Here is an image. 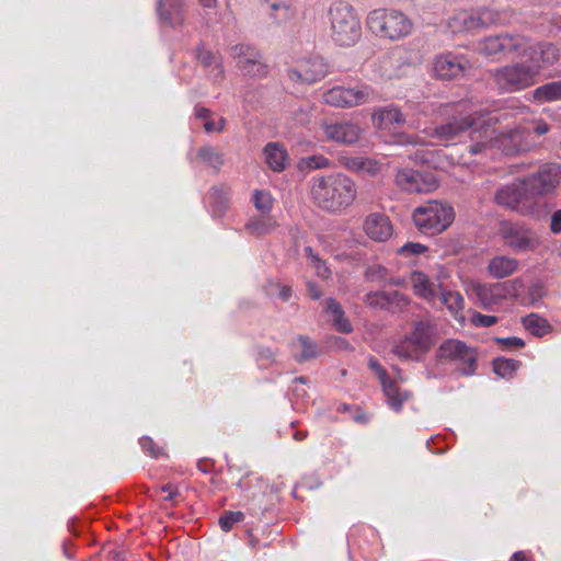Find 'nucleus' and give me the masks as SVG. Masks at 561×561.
I'll return each mask as SVG.
<instances>
[{
    "label": "nucleus",
    "instance_id": "nucleus-12",
    "mask_svg": "<svg viewBox=\"0 0 561 561\" xmlns=\"http://www.w3.org/2000/svg\"><path fill=\"white\" fill-rule=\"evenodd\" d=\"M529 38L523 35L501 34L485 37L479 45L481 54L495 57L500 54L525 55Z\"/></svg>",
    "mask_w": 561,
    "mask_h": 561
},
{
    "label": "nucleus",
    "instance_id": "nucleus-35",
    "mask_svg": "<svg viewBox=\"0 0 561 561\" xmlns=\"http://www.w3.org/2000/svg\"><path fill=\"white\" fill-rule=\"evenodd\" d=\"M293 351L296 360L306 362L318 355L317 345L307 336L300 335L293 343Z\"/></svg>",
    "mask_w": 561,
    "mask_h": 561
},
{
    "label": "nucleus",
    "instance_id": "nucleus-7",
    "mask_svg": "<svg viewBox=\"0 0 561 561\" xmlns=\"http://www.w3.org/2000/svg\"><path fill=\"white\" fill-rule=\"evenodd\" d=\"M432 325L425 321H417L413 330L392 347V353L402 360H417L434 345Z\"/></svg>",
    "mask_w": 561,
    "mask_h": 561
},
{
    "label": "nucleus",
    "instance_id": "nucleus-61",
    "mask_svg": "<svg viewBox=\"0 0 561 561\" xmlns=\"http://www.w3.org/2000/svg\"><path fill=\"white\" fill-rule=\"evenodd\" d=\"M307 290H308L309 296L312 299H319L321 297V295H322L321 289L313 282H308L307 283Z\"/></svg>",
    "mask_w": 561,
    "mask_h": 561
},
{
    "label": "nucleus",
    "instance_id": "nucleus-41",
    "mask_svg": "<svg viewBox=\"0 0 561 561\" xmlns=\"http://www.w3.org/2000/svg\"><path fill=\"white\" fill-rule=\"evenodd\" d=\"M537 54L542 55L543 65L548 68L553 66L560 58V49L552 43L541 42L536 44Z\"/></svg>",
    "mask_w": 561,
    "mask_h": 561
},
{
    "label": "nucleus",
    "instance_id": "nucleus-49",
    "mask_svg": "<svg viewBox=\"0 0 561 561\" xmlns=\"http://www.w3.org/2000/svg\"><path fill=\"white\" fill-rule=\"evenodd\" d=\"M139 444L142 450L151 458H158L163 454L162 448L159 447L149 436H142L139 439Z\"/></svg>",
    "mask_w": 561,
    "mask_h": 561
},
{
    "label": "nucleus",
    "instance_id": "nucleus-50",
    "mask_svg": "<svg viewBox=\"0 0 561 561\" xmlns=\"http://www.w3.org/2000/svg\"><path fill=\"white\" fill-rule=\"evenodd\" d=\"M495 342L502 350H518L525 346L524 340L517 336L495 337Z\"/></svg>",
    "mask_w": 561,
    "mask_h": 561
},
{
    "label": "nucleus",
    "instance_id": "nucleus-58",
    "mask_svg": "<svg viewBox=\"0 0 561 561\" xmlns=\"http://www.w3.org/2000/svg\"><path fill=\"white\" fill-rule=\"evenodd\" d=\"M550 230L554 234L561 233V209L556 210L551 215Z\"/></svg>",
    "mask_w": 561,
    "mask_h": 561
},
{
    "label": "nucleus",
    "instance_id": "nucleus-1",
    "mask_svg": "<svg viewBox=\"0 0 561 561\" xmlns=\"http://www.w3.org/2000/svg\"><path fill=\"white\" fill-rule=\"evenodd\" d=\"M311 199L321 210L329 214H342L356 199L355 182L343 173H331L312 179Z\"/></svg>",
    "mask_w": 561,
    "mask_h": 561
},
{
    "label": "nucleus",
    "instance_id": "nucleus-55",
    "mask_svg": "<svg viewBox=\"0 0 561 561\" xmlns=\"http://www.w3.org/2000/svg\"><path fill=\"white\" fill-rule=\"evenodd\" d=\"M310 169H323L330 165V161L324 156H311L306 160Z\"/></svg>",
    "mask_w": 561,
    "mask_h": 561
},
{
    "label": "nucleus",
    "instance_id": "nucleus-8",
    "mask_svg": "<svg viewBox=\"0 0 561 561\" xmlns=\"http://www.w3.org/2000/svg\"><path fill=\"white\" fill-rule=\"evenodd\" d=\"M528 196L536 208L538 199L553 194L561 183V164L543 163L536 172L522 178Z\"/></svg>",
    "mask_w": 561,
    "mask_h": 561
},
{
    "label": "nucleus",
    "instance_id": "nucleus-43",
    "mask_svg": "<svg viewBox=\"0 0 561 561\" xmlns=\"http://www.w3.org/2000/svg\"><path fill=\"white\" fill-rule=\"evenodd\" d=\"M253 203L255 208L262 215H268L273 209V197L270 192L264 190H256L253 193Z\"/></svg>",
    "mask_w": 561,
    "mask_h": 561
},
{
    "label": "nucleus",
    "instance_id": "nucleus-38",
    "mask_svg": "<svg viewBox=\"0 0 561 561\" xmlns=\"http://www.w3.org/2000/svg\"><path fill=\"white\" fill-rule=\"evenodd\" d=\"M325 309L329 313H339V318L333 321L337 331L342 333H351L353 331V327L345 317L342 306L334 298H328L325 300Z\"/></svg>",
    "mask_w": 561,
    "mask_h": 561
},
{
    "label": "nucleus",
    "instance_id": "nucleus-44",
    "mask_svg": "<svg viewBox=\"0 0 561 561\" xmlns=\"http://www.w3.org/2000/svg\"><path fill=\"white\" fill-rule=\"evenodd\" d=\"M492 365L493 371L496 375L501 377H507L519 367L520 363L516 359L499 357L493 359Z\"/></svg>",
    "mask_w": 561,
    "mask_h": 561
},
{
    "label": "nucleus",
    "instance_id": "nucleus-46",
    "mask_svg": "<svg viewBox=\"0 0 561 561\" xmlns=\"http://www.w3.org/2000/svg\"><path fill=\"white\" fill-rule=\"evenodd\" d=\"M527 53H528V60L526 64L529 68H533L535 70V78L537 79V77L540 75L541 70L547 68L543 65L542 55L537 54L536 45H534V46L528 45L525 54H527Z\"/></svg>",
    "mask_w": 561,
    "mask_h": 561
},
{
    "label": "nucleus",
    "instance_id": "nucleus-28",
    "mask_svg": "<svg viewBox=\"0 0 561 561\" xmlns=\"http://www.w3.org/2000/svg\"><path fill=\"white\" fill-rule=\"evenodd\" d=\"M252 479L243 478L238 483L237 486L240 489L242 493H244V499L247 500L248 511L250 514L254 516H261L264 512L263 500L265 497V493L261 490L251 492Z\"/></svg>",
    "mask_w": 561,
    "mask_h": 561
},
{
    "label": "nucleus",
    "instance_id": "nucleus-2",
    "mask_svg": "<svg viewBox=\"0 0 561 561\" xmlns=\"http://www.w3.org/2000/svg\"><path fill=\"white\" fill-rule=\"evenodd\" d=\"M495 119L488 117L481 123L482 130H472L471 145L468 147V152L471 156L485 154L492 148H497L505 156H514L528 150L529 131L516 128L495 136Z\"/></svg>",
    "mask_w": 561,
    "mask_h": 561
},
{
    "label": "nucleus",
    "instance_id": "nucleus-54",
    "mask_svg": "<svg viewBox=\"0 0 561 561\" xmlns=\"http://www.w3.org/2000/svg\"><path fill=\"white\" fill-rule=\"evenodd\" d=\"M397 144L405 146V145H412V146H422L425 145V140L421 138L420 136H413L408 134H399L397 135Z\"/></svg>",
    "mask_w": 561,
    "mask_h": 561
},
{
    "label": "nucleus",
    "instance_id": "nucleus-37",
    "mask_svg": "<svg viewBox=\"0 0 561 561\" xmlns=\"http://www.w3.org/2000/svg\"><path fill=\"white\" fill-rule=\"evenodd\" d=\"M325 309L329 313H339V318L333 321L337 331L342 333H351L353 331V327L345 317L342 306L334 298H328L325 300Z\"/></svg>",
    "mask_w": 561,
    "mask_h": 561
},
{
    "label": "nucleus",
    "instance_id": "nucleus-36",
    "mask_svg": "<svg viewBox=\"0 0 561 561\" xmlns=\"http://www.w3.org/2000/svg\"><path fill=\"white\" fill-rule=\"evenodd\" d=\"M522 323L524 328L535 336H543L552 331L551 324L542 317L536 313H530L523 317Z\"/></svg>",
    "mask_w": 561,
    "mask_h": 561
},
{
    "label": "nucleus",
    "instance_id": "nucleus-33",
    "mask_svg": "<svg viewBox=\"0 0 561 561\" xmlns=\"http://www.w3.org/2000/svg\"><path fill=\"white\" fill-rule=\"evenodd\" d=\"M278 227V222L267 215L252 217L244 226L248 233L262 237L272 233Z\"/></svg>",
    "mask_w": 561,
    "mask_h": 561
},
{
    "label": "nucleus",
    "instance_id": "nucleus-39",
    "mask_svg": "<svg viewBox=\"0 0 561 561\" xmlns=\"http://www.w3.org/2000/svg\"><path fill=\"white\" fill-rule=\"evenodd\" d=\"M197 157L216 172L224 165V154L211 146H203L197 150Z\"/></svg>",
    "mask_w": 561,
    "mask_h": 561
},
{
    "label": "nucleus",
    "instance_id": "nucleus-5",
    "mask_svg": "<svg viewBox=\"0 0 561 561\" xmlns=\"http://www.w3.org/2000/svg\"><path fill=\"white\" fill-rule=\"evenodd\" d=\"M367 25L380 37L400 41L410 36L414 28L413 20L403 11L393 8H379L367 16Z\"/></svg>",
    "mask_w": 561,
    "mask_h": 561
},
{
    "label": "nucleus",
    "instance_id": "nucleus-31",
    "mask_svg": "<svg viewBox=\"0 0 561 561\" xmlns=\"http://www.w3.org/2000/svg\"><path fill=\"white\" fill-rule=\"evenodd\" d=\"M439 299L450 314L459 321L465 319L462 311L465 308V299L458 291L448 290L439 286Z\"/></svg>",
    "mask_w": 561,
    "mask_h": 561
},
{
    "label": "nucleus",
    "instance_id": "nucleus-6",
    "mask_svg": "<svg viewBox=\"0 0 561 561\" xmlns=\"http://www.w3.org/2000/svg\"><path fill=\"white\" fill-rule=\"evenodd\" d=\"M415 227L425 234L436 236L445 231L455 219L454 208L439 201H428L412 214Z\"/></svg>",
    "mask_w": 561,
    "mask_h": 561
},
{
    "label": "nucleus",
    "instance_id": "nucleus-56",
    "mask_svg": "<svg viewBox=\"0 0 561 561\" xmlns=\"http://www.w3.org/2000/svg\"><path fill=\"white\" fill-rule=\"evenodd\" d=\"M362 157H346L342 160V164L350 171L360 172L362 170Z\"/></svg>",
    "mask_w": 561,
    "mask_h": 561
},
{
    "label": "nucleus",
    "instance_id": "nucleus-29",
    "mask_svg": "<svg viewBox=\"0 0 561 561\" xmlns=\"http://www.w3.org/2000/svg\"><path fill=\"white\" fill-rule=\"evenodd\" d=\"M293 0H261V7L277 23L284 22L295 14Z\"/></svg>",
    "mask_w": 561,
    "mask_h": 561
},
{
    "label": "nucleus",
    "instance_id": "nucleus-15",
    "mask_svg": "<svg viewBox=\"0 0 561 561\" xmlns=\"http://www.w3.org/2000/svg\"><path fill=\"white\" fill-rule=\"evenodd\" d=\"M329 73V66L322 57L313 56L298 60L288 70V78L296 83L313 84Z\"/></svg>",
    "mask_w": 561,
    "mask_h": 561
},
{
    "label": "nucleus",
    "instance_id": "nucleus-26",
    "mask_svg": "<svg viewBox=\"0 0 561 561\" xmlns=\"http://www.w3.org/2000/svg\"><path fill=\"white\" fill-rule=\"evenodd\" d=\"M410 282L415 296L427 302L435 301L437 297L436 286L425 273L421 271L412 272Z\"/></svg>",
    "mask_w": 561,
    "mask_h": 561
},
{
    "label": "nucleus",
    "instance_id": "nucleus-22",
    "mask_svg": "<svg viewBox=\"0 0 561 561\" xmlns=\"http://www.w3.org/2000/svg\"><path fill=\"white\" fill-rule=\"evenodd\" d=\"M363 229L366 236L376 242H385L390 239L393 233L390 218L381 213L367 215L363 224Z\"/></svg>",
    "mask_w": 561,
    "mask_h": 561
},
{
    "label": "nucleus",
    "instance_id": "nucleus-57",
    "mask_svg": "<svg viewBox=\"0 0 561 561\" xmlns=\"http://www.w3.org/2000/svg\"><path fill=\"white\" fill-rule=\"evenodd\" d=\"M387 275V270L383 266L375 265L367 270L366 278L369 280L382 279Z\"/></svg>",
    "mask_w": 561,
    "mask_h": 561
},
{
    "label": "nucleus",
    "instance_id": "nucleus-63",
    "mask_svg": "<svg viewBox=\"0 0 561 561\" xmlns=\"http://www.w3.org/2000/svg\"><path fill=\"white\" fill-rule=\"evenodd\" d=\"M291 295H293V289H291V287L286 286V285H282V286H279V293H278V296H279V298H280L282 300H284V301L289 300V299H290V297H291Z\"/></svg>",
    "mask_w": 561,
    "mask_h": 561
},
{
    "label": "nucleus",
    "instance_id": "nucleus-16",
    "mask_svg": "<svg viewBox=\"0 0 561 561\" xmlns=\"http://www.w3.org/2000/svg\"><path fill=\"white\" fill-rule=\"evenodd\" d=\"M500 234L505 245L515 252L535 250L539 245L536 233L523 225L503 222Z\"/></svg>",
    "mask_w": 561,
    "mask_h": 561
},
{
    "label": "nucleus",
    "instance_id": "nucleus-59",
    "mask_svg": "<svg viewBox=\"0 0 561 561\" xmlns=\"http://www.w3.org/2000/svg\"><path fill=\"white\" fill-rule=\"evenodd\" d=\"M161 492L165 493L163 496L164 501H173L179 495V490L173 484H165L161 488Z\"/></svg>",
    "mask_w": 561,
    "mask_h": 561
},
{
    "label": "nucleus",
    "instance_id": "nucleus-11",
    "mask_svg": "<svg viewBox=\"0 0 561 561\" xmlns=\"http://www.w3.org/2000/svg\"><path fill=\"white\" fill-rule=\"evenodd\" d=\"M494 199L500 206L515 210L522 215H529L535 211L525 184L522 183V178L500 187L495 192Z\"/></svg>",
    "mask_w": 561,
    "mask_h": 561
},
{
    "label": "nucleus",
    "instance_id": "nucleus-9",
    "mask_svg": "<svg viewBox=\"0 0 561 561\" xmlns=\"http://www.w3.org/2000/svg\"><path fill=\"white\" fill-rule=\"evenodd\" d=\"M377 100L375 90L366 83L354 87L336 85L322 93L324 104L337 108H351Z\"/></svg>",
    "mask_w": 561,
    "mask_h": 561
},
{
    "label": "nucleus",
    "instance_id": "nucleus-3",
    "mask_svg": "<svg viewBox=\"0 0 561 561\" xmlns=\"http://www.w3.org/2000/svg\"><path fill=\"white\" fill-rule=\"evenodd\" d=\"M483 119L485 117L477 110L476 104L463 100L453 105V113L445 123L426 128L425 133L439 144L448 146L459 141L467 131H469L471 138L473 129L482 130L481 123Z\"/></svg>",
    "mask_w": 561,
    "mask_h": 561
},
{
    "label": "nucleus",
    "instance_id": "nucleus-30",
    "mask_svg": "<svg viewBox=\"0 0 561 561\" xmlns=\"http://www.w3.org/2000/svg\"><path fill=\"white\" fill-rule=\"evenodd\" d=\"M263 152L265 162L275 172H282L288 164V153L278 142H268Z\"/></svg>",
    "mask_w": 561,
    "mask_h": 561
},
{
    "label": "nucleus",
    "instance_id": "nucleus-42",
    "mask_svg": "<svg viewBox=\"0 0 561 561\" xmlns=\"http://www.w3.org/2000/svg\"><path fill=\"white\" fill-rule=\"evenodd\" d=\"M305 254L319 277L322 279H328L331 276V270L328 267L327 263L319 257V255L313 251L311 247L305 248Z\"/></svg>",
    "mask_w": 561,
    "mask_h": 561
},
{
    "label": "nucleus",
    "instance_id": "nucleus-10",
    "mask_svg": "<svg viewBox=\"0 0 561 561\" xmlns=\"http://www.w3.org/2000/svg\"><path fill=\"white\" fill-rule=\"evenodd\" d=\"M493 83L503 92H516L535 84V70L526 62L508 64L490 71Z\"/></svg>",
    "mask_w": 561,
    "mask_h": 561
},
{
    "label": "nucleus",
    "instance_id": "nucleus-60",
    "mask_svg": "<svg viewBox=\"0 0 561 561\" xmlns=\"http://www.w3.org/2000/svg\"><path fill=\"white\" fill-rule=\"evenodd\" d=\"M294 118L300 125H305V124L309 123V121H310V110H308V108H299L297 112H295Z\"/></svg>",
    "mask_w": 561,
    "mask_h": 561
},
{
    "label": "nucleus",
    "instance_id": "nucleus-17",
    "mask_svg": "<svg viewBox=\"0 0 561 561\" xmlns=\"http://www.w3.org/2000/svg\"><path fill=\"white\" fill-rule=\"evenodd\" d=\"M327 141L351 146L356 144L362 136L360 126L352 121H323L320 124Z\"/></svg>",
    "mask_w": 561,
    "mask_h": 561
},
{
    "label": "nucleus",
    "instance_id": "nucleus-18",
    "mask_svg": "<svg viewBox=\"0 0 561 561\" xmlns=\"http://www.w3.org/2000/svg\"><path fill=\"white\" fill-rule=\"evenodd\" d=\"M470 68V61L463 55L451 51L440 54L433 60V72L442 80L460 79Z\"/></svg>",
    "mask_w": 561,
    "mask_h": 561
},
{
    "label": "nucleus",
    "instance_id": "nucleus-32",
    "mask_svg": "<svg viewBox=\"0 0 561 561\" xmlns=\"http://www.w3.org/2000/svg\"><path fill=\"white\" fill-rule=\"evenodd\" d=\"M517 268L518 261L504 255L493 257L488 265L489 273L495 278L507 277L515 273Z\"/></svg>",
    "mask_w": 561,
    "mask_h": 561
},
{
    "label": "nucleus",
    "instance_id": "nucleus-45",
    "mask_svg": "<svg viewBox=\"0 0 561 561\" xmlns=\"http://www.w3.org/2000/svg\"><path fill=\"white\" fill-rule=\"evenodd\" d=\"M244 518V514L241 511H226L219 517V526L221 530L228 533L232 529L233 525L242 522Z\"/></svg>",
    "mask_w": 561,
    "mask_h": 561
},
{
    "label": "nucleus",
    "instance_id": "nucleus-27",
    "mask_svg": "<svg viewBox=\"0 0 561 561\" xmlns=\"http://www.w3.org/2000/svg\"><path fill=\"white\" fill-rule=\"evenodd\" d=\"M471 288L472 293L484 309H489L492 306L500 304L504 299V294H502L499 283H476Z\"/></svg>",
    "mask_w": 561,
    "mask_h": 561
},
{
    "label": "nucleus",
    "instance_id": "nucleus-53",
    "mask_svg": "<svg viewBox=\"0 0 561 561\" xmlns=\"http://www.w3.org/2000/svg\"><path fill=\"white\" fill-rule=\"evenodd\" d=\"M381 171V164L370 158H363L360 172L369 176H376Z\"/></svg>",
    "mask_w": 561,
    "mask_h": 561
},
{
    "label": "nucleus",
    "instance_id": "nucleus-4",
    "mask_svg": "<svg viewBox=\"0 0 561 561\" xmlns=\"http://www.w3.org/2000/svg\"><path fill=\"white\" fill-rule=\"evenodd\" d=\"M332 41L342 47L355 45L362 36L360 20L355 9L347 2H334L329 9Z\"/></svg>",
    "mask_w": 561,
    "mask_h": 561
},
{
    "label": "nucleus",
    "instance_id": "nucleus-25",
    "mask_svg": "<svg viewBox=\"0 0 561 561\" xmlns=\"http://www.w3.org/2000/svg\"><path fill=\"white\" fill-rule=\"evenodd\" d=\"M408 302V297L397 290L371 291L364 297V304L371 308L388 309L392 304L407 305Z\"/></svg>",
    "mask_w": 561,
    "mask_h": 561
},
{
    "label": "nucleus",
    "instance_id": "nucleus-20",
    "mask_svg": "<svg viewBox=\"0 0 561 561\" xmlns=\"http://www.w3.org/2000/svg\"><path fill=\"white\" fill-rule=\"evenodd\" d=\"M438 357L462 364V374L471 375L474 373L477 363V353L473 348L467 346L459 340H447L438 348Z\"/></svg>",
    "mask_w": 561,
    "mask_h": 561
},
{
    "label": "nucleus",
    "instance_id": "nucleus-34",
    "mask_svg": "<svg viewBox=\"0 0 561 561\" xmlns=\"http://www.w3.org/2000/svg\"><path fill=\"white\" fill-rule=\"evenodd\" d=\"M535 101L545 103L561 100V80L552 81L536 88L533 91Z\"/></svg>",
    "mask_w": 561,
    "mask_h": 561
},
{
    "label": "nucleus",
    "instance_id": "nucleus-19",
    "mask_svg": "<svg viewBox=\"0 0 561 561\" xmlns=\"http://www.w3.org/2000/svg\"><path fill=\"white\" fill-rule=\"evenodd\" d=\"M396 184L407 193L426 194L438 187L433 173H422L412 169H401L396 174Z\"/></svg>",
    "mask_w": 561,
    "mask_h": 561
},
{
    "label": "nucleus",
    "instance_id": "nucleus-47",
    "mask_svg": "<svg viewBox=\"0 0 561 561\" xmlns=\"http://www.w3.org/2000/svg\"><path fill=\"white\" fill-rule=\"evenodd\" d=\"M504 299L517 297L524 288V283L520 278H513L503 283H499Z\"/></svg>",
    "mask_w": 561,
    "mask_h": 561
},
{
    "label": "nucleus",
    "instance_id": "nucleus-64",
    "mask_svg": "<svg viewBox=\"0 0 561 561\" xmlns=\"http://www.w3.org/2000/svg\"><path fill=\"white\" fill-rule=\"evenodd\" d=\"M511 561H530V559L527 557L526 552L517 551L512 556Z\"/></svg>",
    "mask_w": 561,
    "mask_h": 561
},
{
    "label": "nucleus",
    "instance_id": "nucleus-48",
    "mask_svg": "<svg viewBox=\"0 0 561 561\" xmlns=\"http://www.w3.org/2000/svg\"><path fill=\"white\" fill-rule=\"evenodd\" d=\"M427 247L419 242H408L397 250L401 256H416L427 251Z\"/></svg>",
    "mask_w": 561,
    "mask_h": 561
},
{
    "label": "nucleus",
    "instance_id": "nucleus-24",
    "mask_svg": "<svg viewBox=\"0 0 561 561\" xmlns=\"http://www.w3.org/2000/svg\"><path fill=\"white\" fill-rule=\"evenodd\" d=\"M158 12L160 19L172 27L184 23L185 14L182 0H159Z\"/></svg>",
    "mask_w": 561,
    "mask_h": 561
},
{
    "label": "nucleus",
    "instance_id": "nucleus-14",
    "mask_svg": "<svg viewBox=\"0 0 561 561\" xmlns=\"http://www.w3.org/2000/svg\"><path fill=\"white\" fill-rule=\"evenodd\" d=\"M368 367L378 377L383 394L387 398L388 405L394 412H400L404 402L412 397L411 392L408 390H401L376 357H369Z\"/></svg>",
    "mask_w": 561,
    "mask_h": 561
},
{
    "label": "nucleus",
    "instance_id": "nucleus-51",
    "mask_svg": "<svg viewBox=\"0 0 561 561\" xmlns=\"http://www.w3.org/2000/svg\"><path fill=\"white\" fill-rule=\"evenodd\" d=\"M497 321H499L497 317L489 316V314H482L480 312H474L471 316V323L474 327L490 328V327L496 324Z\"/></svg>",
    "mask_w": 561,
    "mask_h": 561
},
{
    "label": "nucleus",
    "instance_id": "nucleus-40",
    "mask_svg": "<svg viewBox=\"0 0 561 561\" xmlns=\"http://www.w3.org/2000/svg\"><path fill=\"white\" fill-rule=\"evenodd\" d=\"M195 116L196 118L204 119V129L207 133L213 131H222L226 126V119L224 117H220L217 123H215L211 119V112L209 108H206L204 106H197L195 107Z\"/></svg>",
    "mask_w": 561,
    "mask_h": 561
},
{
    "label": "nucleus",
    "instance_id": "nucleus-52",
    "mask_svg": "<svg viewBox=\"0 0 561 561\" xmlns=\"http://www.w3.org/2000/svg\"><path fill=\"white\" fill-rule=\"evenodd\" d=\"M197 59L204 67L216 65L219 69V72H222L221 66L217 64V57L210 50L199 48L197 51Z\"/></svg>",
    "mask_w": 561,
    "mask_h": 561
},
{
    "label": "nucleus",
    "instance_id": "nucleus-13",
    "mask_svg": "<svg viewBox=\"0 0 561 561\" xmlns=\"http://www.w3.org/2000/svg\"><path fill=\"white\" fill-rule=\"evenodd\" d=\"M500 22L499 12L483 8L474 11H460L449 21L454 32H468L486 27Z\"/></svg>",
    "mask_w": 561,
    "mask_h": 561
},
{
    "label": "nucleus",
    "instance_id": "nucleus-21",
    "mask_svg": "<svg viewBox=\"0 0 561 561\" xmlns=\"http://www.w3.org/2000/svg\"><path fill=\"white\" fill-rule=\"evenodd\" d=\"M230 54L245 75L255 78L267 75V66L262 61V56L255 48L243 44L234 45L230 48Z\"/></svg>",
    "mask_w": 561,
    "mask_h": 561
},
{
    "label": "nucleus",
    "instance_id": "nucleus-23",
    "mask_svg": "<svg viewBox=\"0 0 561 561\" xmlns=\"http://www.w3.org/2000/svg\"><path fill=\"white\" fill-rule=\"evenodd\" d=\"M371 121L377 129L386 130L394 125H402L405 122V117L399 107L388 105L376 108L373 112Z\"/></svg>",
    "mask_w": 561,
    "mask_h": 561
},
{
    "label": "nucleus",
    "instance_id": "nucleus-62",
    "mask_svg": "<svg viewBox=\"0 0 561 561\" xmlns=\"http://www.w3.org/2000/svg\"><path fill=\"white\" fill-rule=\"evenodd\" d=\"M227 194H228V188L226 186H224V185L215 186L211 190V197L213 198H218V199L221 198V197L225 198Z\"/></svg>",
    "mask_w": 561,
    "mask_h": 561
}]
</instances>
